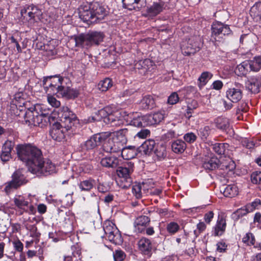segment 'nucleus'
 I'll use <instances>...</instances> for the list:
<instances>
[{"label": "nucleus", "instance_id": "obj_59", "mask_svg": "<svg viewBox=\"0 0 261 261\" xmlns=\"http://www.w3.org/2000/svg\"><path fill=\"white\" fill-rule=\"evenodd\" d=\"M141 188V185L140 184L133 186L132 188V192L138 199L142 197Z\"/></svg>", "mask_w": 261, "mask_h": 261}, {"label": "nucleus", "instance_id": "obj_24", "mask_svg": "<svg viewBox=\"0 0 261 261\" xmlns=\"http://www.w3.org/2000/svg\"><path fill=\"white\" fill-rule=\"evenodd\" d=\"M150 221V219L146 216L142 215L137 217L134 222L136 230L138 232H142L149 224Z\"/></svg>", "mask_w": 261, "mask_h": 261}, {"label": "nucleus", "instance_id": "obj_49", "mask_svg": "<svg viewBox=\"0 0 261 261\" xmlns=\"http://www.w3.org/2000/svg\"><path fill=\"white\" fill-rule=\"evenodd\" d=\"M112 86V80L109 78H106L99 83L98 84V88L103 92L107 91Z\"/></svg>", "mask_w": 261, "mask_h": 261}, {"label": "nucleus", "instance_id": "obj_53", "mask_svg": "<svg viewBox=\"0 0 261 261\" xmlns=\"http://www.w3.org/2000/svg\"><path fill=\"white\" fill-rule=\"evenodd\" d=\"M166 228L169 233L173 234L179 229V226L176 222H171L167 224Z\"/></svg>", "mask_w": 261, "mask_h": 261}, {"label": "nucleus", "instance_id": "obj_54", "mask_svg": "<svg viewBox=\"0 0 261 261\" xmlns=\"http://www.w3.org/2000/svg\"><path fill=\"white\" fill-rule=\"evenodd\" d=\"M126 257V254L121 250H116L113 252L114 261H123Z\"/></svg>", "mask_w": 261, "mask_h": 261}, {"label": "nucleus", "instance_id": "obj_32", "mask_svg": "<svg viewBox=\"0 0 261 261\" xmlns=\"http://www.w3.org/2000/svg\"><path fill=\"white\" fill-rule=\"evenodd\" d=\"M120 152H121V155L123 159L126 160L133 159L136 155L135 147L129 146L125 147L124 146V148Z\"/></svg>", "mask_w": 261, "mask_h": 261}, {"label": "nucleus", "instance_id": "obj_25", "mask_svg": "<svg viewBox=\"0 0 261 261\" xmlns=\"http://www.w3.org/2000/svg\"><path fill=\"white\" fill-rule=\"evenodd\" d=\"M145 0H122L123 7L129 10L139 11L143 7Z\"/></svg>", "mask_w": 261, "mask_h": 261}, {"label": "nucleus", "instance_id": "obj_62", "mask_svg": "<svg viewBox=\"0 0 261 261\" xmlns=\"http://www.w3.org/2000/svg\"><path fill=\"white\" fill-rule=\"evenodd\" d=\"M150 134L149 130L145 128L141 129L140 131L137 132L136 134L135 138L138 137L140 139H146Z\"/></svg>", "mask_w": 261, "mask_h": 261}, {"label": "nucleus", "instance_id": "obj_51", "mask_svg": "<svg viewBox=\"0 0 261 261\" xmlns=\"http://www.w3.org/2000/svg\"><path fill=\"white\" fill-rule=\"evenodd\" d=\"M111 109L109 107H106L103 109H101L99 110L96 114V115L98 118H100V121L103 119V121L105 120L106 118H107L109 114H110Z\"/></svg>", "mask_w": 261, "mask_h": 261}, {"label": "nucleus", "instance_id": "obj_34", "mask_svg": "<svg viewBox=\"0 0 261 261\" xmlns=\"http://www.w3.org/2000/svg\"><path fill=\"white\" fill-rule=\"evenodd\" d=\"M221 192H223L224 196L231 198L238 194V189L236 186L230 185L227 186L224 189H222Z\"/></svg>", "mask_w": 261, "mask_h": 261}, {"label": "nucleus", "instance_id": "obj_13", "mask_svg": "<svg viewBox=\"0 0 261 261\" xmlns=\"http://www.w3.org/2000/svg\"><path fill=\"white\" fill-rule=\"evenodd\" d=\"M242 85L240 83H236L235 87L229 88L226 92L227 98L232 102H238L242 98Z\"/></svg>", "mask_w": 261, "mask_h": 261}, {"label": "nucleus", "instance_id": "obj_63", "mask_svg": "<svg viewBox=\"0 0 261 261\" xmlns=\"http://www.w3.org/2000/svg\"><path fill=\"white\" fill-rule=\"evenodd\" d=\"M179 100V97L176 92H173L168 97V102L170 105H174Z\"/></svg>", "mask_w": 261, "mask_h": 261}, {"label": "nucleus", "instance_id": "obj_37", "mask_svg": "<svg viewBox=\"0 0 261 261\" xmlns=\"http://www.w3.org/2000/svg\"><path fill=\"white\" fill-rule=\"evenodd\" d=\"M249 71H250V70L247 61H245L238 65L234 70L235 73L239 76L245 75Z\"/></svg>", "mask_w": 261, "mask_h": 261}, {"label": "nucleus", "instance_id": "obj_57", "mask_svg": "<svg viewBox=\"0 0 261 261\" xmlns=\"http://www.w3.org/2000/svg\"><path fill=\"white\" fill-rule=\"evenodd\" d=\"M248 110L249 107L248 106L247 102L245 101H241L238 105V106L236 110V114L238 115L241 112L245 113L247 112L248 111Z\"/></svg>", "mask_w": 261, "mask_h": 261}, {"label": "nucleus", "instance_id": "obj_40", "mask_svg": "<svg viewBox=\"0 0 261 261\" xmlns=\"http://www.w3.org/2000/svg\"><path fill=\"white\" fill-rule=\"evenodd\" d=\"M94 182L92 179L85 180L80 182L79 187L81 191L89 192L93 188Z\"/></svg>", "mask_w": 261, "mask_h": 261}, {"label": "nucleus", "instance_id": "obj_41", "mask_svg": "<svg viewBox=\"0 0 261 261\" xmlns=\"http://www.w3.org/2000/svg\"><path fill=\"white\" fill-rule=\"evenodd\" d=\"M229 147V145L227 143H215L212 145L213 151L218 154H224Z\"/></svg>", "mask_w": 261, "mask_h": 261}, {"label": "nucleus", "instance_id": "obj_42", "mask_svg": "<svg viewBox=\"0 0 261 261\" xmlns=\"http://www.w3.org/2000/svg\"><path fill=\"white\" fill-rule=\"evenodd\" d=\"M250 14L253 18L259 17L261 18V2H256L251 8Z\"/></svg>", "mask_w": 261, "mask_h": 261}, {"label": "nucleus", "instance_id": "obj_20", "mask_svg": "<svg viewBox=\"0 0 261 261\" xmlns=\"http://www.w3.org/2000/svg\"><path fill=\"white\" fill-rule=\"evenodd\" d=\"M134 163L129 162L125 163L123 166L120 165L117 167L116 173L120 177L127 179L129 177L130 174L133 172Z\"/></svg>", "mask_w": 261, "mask_h": 261}, {"label": "nucleus", "instance_id": "obj_33", "mask_svg": "<svg viewBox=\"0 0 261 261\" xmlns=\"http://www.w3.org/2000/svg\"><path fill=\"white\" fill-rule=\"evenodd\" d=\"M36 114L39 117L40 123H42V121H44L45 122L49 123V124L51 125L55 120V117L51 116L49 112H46L45 110L44 111H41L40 113L36 111Z\"/></svg>", "mask_w": 261, "mask_h": 261}, {"label": "nucleus", "instance_id": "obj_36", "mask_svg": "<svg viewBox=\"0 0 261 261\" xmlns=\"http://www.w3.org/2000/svg\"><path fill=\"white\" fill-rule=\"evenodd\" d=\"M198 107V103L196 100L189 99L187 102V108L186 110V113H185V116L190 119L192 116V114L194 113V111Z\"/></svg>", "mask_w": 261, "mask_h": 261}, {"label": "nucleus", "instance_id": "obj_46", "mask_svg": "<svg viewBox=\"0 0 261 261\" xmlns=\"http://www.w3.org/2000/svg\"><path fill=\"white\" fill-rule=\"evenodd\" d=\"M219 168L222 170H226L228 171H232L236 168V164L234 161L229 160L223 163L220 162Z\"/></svg>", "mask_w": 261, "mask_h": 261}, {"label": "nucleus", "instance_id": "obj_17", "mask_svg": "<svg viewBox=\"0 0 261 261\" xmlns=\"http://www.w3.org/2000/svg\"><path fill=\"white\" fill-rule=\"evenodd\" d=\"M245 86L249 91L252 93H257L261 89V77L253 76L245 83Z\"/></svg>", "mask_w": 261, "mask_h": 261}, {"label": "nucleus", "instance_id": "obj_64", "mask_svg": "<svg viewBox=\"0 0 261 261\" xmlns=\"http://www.w3.org/2000/svg\"><path fill=\"white\" fill-rule=\"evenodd\" d=\"M13 245L15 250L18 252H22L23 248V244L19 240L13 242Z\"/></svg>", "mask_w": 261, "mask_h": 261}, {"label": "nucleus", "instance_id": "obj_45", "mask_svg": "<svg viewBox=\"0 0 261 261\" xmlns=\"http://www.w3.org/2000/svg\"><path fill=\"white\" fill-rule=\"evenodd\" d=\"M242 241L248 246L253 245L254 247H257V245L255 244L254 236L252 233H247L243 238Z\"/></svg>", "mask_w": 261, "mask_h": 261}, {"label": "nucleus", "instance_id": "obj_44", "mask_svg": "<svg viewBox=\"0 0 261 261\" xmlns=\"http://www.w3.org/2000/svg\"><path fill=\"white\" fill-rule=\"evenodd\" d=\"M55 87V90H53L52 92L53 94H56L57 95V96H62L63 97H65L66 96V93L68 90V87H65L62 86L61 85H58L56 84L54 85Z\"/></svg>", "mask_w": 261, "mask_h": 261}, {"label": "nucleus", "instance_id": "obj_28", "mask_svg": "<svg viewBox=\"0 0 261 261\" xmlns=\"http://www.w3.org/2000/svg\"><path fill=\"white\" fill-rule=\"evenodd\" d=\"M172 150L175 153L181 154L183 153L187 148L186 142L180 139H177L171 142Z\"/></svg>", "mask_w": 261, "mask_h": 261}, {"label": "nucleus", "instance_id": "obj_29", "mask_svg": "<svg viewBox=\"0 0 261 261\" xmlns=\"http://www.w3.org/2000/svg\"><path fill=\"white\" fill-rule=\"evenodd\" d=\"M226 223L223 218H219L214 228L213 234L215 236H222L225 231Z\"/></svg>", "mask_w": 261, "mask_h": 261}, {"label": "nucleus", "instance_id": "obj_11", "mask_svg": "<svg viewBox=\"0 0 261 261\" xmlns=\"http://www.w3.org/2000/svg\"><path fill=\"white\" fill-rule=\"evenodd\" d=\"M202 168L207 171L215 170L219 168L220 160L212 152H206L201 159Z\"/></svg>", "mask_w": 261, "mask_h": 261}, {"label": "nucleus", "instance_id": "obj_6", "mask_svg": "<svg viewBox=\"0 0 261 261\" xmlns=\"http://www.w3.org/2000/svg\"><path fill=\"white\" fill-rule=\"evenodd\" d=\"M211 30V37L216 41L221 42L224 39L225 36H228L232 34V31L230 30L229 25L219 21L213 23Z\"/></svg>", "mask_w": 261, "mask_h": 261}, {"label": "nucleus", "instance_id": "obj_26", "mask_svg": "<svg viewBox=\"0 0 261 261\" xmlns=\"http://www.w3.org/2000/svg\"><path fill=\"white\" fill-rule=\"evenodd\" d=\"M164 117L160 112L155 113L153 114L145 115V121H146L147 125H153L161 122Z\"/></svg>", "mask_w": 261, "mask_h": 261}, {"label": "nucleus", "instance_id": "obj_50", "mask_svg": "<svg viewBox=\"0 0 261 261\" xmlns=\"http://www.w3.org/2000/svg\"><path fill=\"white\" fill-rule=\"evenodd\" d=\"M149 66H152V62L148 59H146L143 61H140L136 64V67L138 69H143L144 71H147L149 68Z\"/></svg>", "mask_w": 261, "mask_h": 261}, {"label": "nucleus", "instance_id": "obj_31", "mask_svg": "<svg viewBox=\"0 0 261 261\" xmlns=\"http://www.w3.org/2000/svg\"><path fill=\"white\" fill-rule=\"evenodd\" d=\"M215 123L217 128L227 132L229 128V122L227 118L219 117L215 120Z\"/></svg>", "mask_w": 261, "mask_h": 261}, {"label": "nucleus", "instance_id": "obj_52", "mask_svg": "<svg viewBox=\"0 0 261 261\" xmlns=\"http://www.w3.org/2000/svg\"><path fill=\"white\" fill-rule=\"evenodd\" d=\"M155 145V141L153 140H149L143 144V147L145 148L146 153H150L154 149Z\"/></svg>", "mask_w": 261, "mask_h": 261}, {"label": "nucleus", "instance_id": "obj_9", "mask_svg": "<svg viewBox=\"0 0 261 261\" xmlns=\"http://www.w3.org/2000/svg\"><path fill=\"white\" fill-rule=\"evenodd\" d=\"M20 14L24 19L32 23L41 19L42 12L38 7L31 5H28L21 9Z\"/></svg>", "mask_w": 261, "mask_h": 261}, {"label": "nucleus", "instance_id": "obj_4", "mask_svg": "<svg viewBox=\"0 0 261 261\" xmlns=\"http://www.w3.org/2000/svg\"><path fill=\"white\" fill-rule=\"evenodd\" d=\"M127 128L122 129L118 132L116 136L109 139L106 142H104L102 148L105 151L109 153H118L124 148V145L126 142L125 137L128 133Z\"/></svg>", "mask_w": 261, "mask_h": 261}, {"label": "nucleus", "instance_id": "obj_22", "mask_svg": "<svg viewBox=\"0 0 261 261\" xmlns=\"http://www.w3.org/2000/svg\"><path fill=\"white\" fill-rule=\"evenodd\" d=\"M139 249L144 255L150 256L152 254V245L150 240L142 238L138 242Z\"/></svg>", "mask_w": 261, "mask_h": 261}, {"label": "nucleus", "instance_id": "obj_43", "mask_svg": "<svg viewBox=\"0 0 261 261\" xmlns=\"http://www.w3.org/2000/svg\"><path fill=\"white\" fill-rule=\"evenodd\" d=\"M18 106L17 103L14 102V101H12L9 105L8 108L9 112L12 115L14 116H20L21 113L23 112V110L22 109H20L18 108Z\"/></svg>", "mask_w": 261, "mask_h": 261}, {"label": "nucleus", "instance_id": "obj_15", "mask_svg": "<svg viewBox=\"0 0 261 261\" xmlns=\"http://www.w3.org/2000/svg\"><path fill=\"white\" fill-rule=\"evenodd\" d=\"M164 6V4L163 2H154L152 5L146 7V10L142 15L145 17L152 18L163 11Z\"/></svg>", "mask_w": 261, "mask_h": 261}, {"label": "nucleus", "instance_id": "obj_60", "mask_svg": "<svg viewBox=\"0 0 261 261\" xmlns=\"http://www.w3.org/2000/svg\"><path fill=\"white\" fill-rule=\"evenodd\" d=\"M79 94V91L75 89H71L69 87L66 93L65 98L67 99H73L77 97Z\"/></svg>", "mask_w": 261, "mask_h": 261}, {"label": "nucleus", "instance_id": "obj_7", "mask_svg": "<svg viewBox=\"0 0 261 261\" xmlns=\"http://www.w3.org/2000/svg\"><path fill=\"white\" fill-rule=\"evenodd\" d=\"M202 44L199 36H192L188 40L183 41L181 44V49L185 56H190L198 51Z\"/></svg>", "mask_w": 261, "mask_h": 261}, {"label": "nucleus", "instance_id": "obj_27", "mask_svg": "<svg viewBox=\"0 0 261 261\" xmlns=\"http://www.w3.org/2000/svg\"><path fill=\"white\" fill-rule=\"evenodd\" d=\"M140 106L143 110H152L156 107L155 100L152 96L147 95L143 97L141 102Z\"/></svg>", "mask_w": 261, "mask_h": 261}, {"label": "nucleus", "instance_id": "obj_38", "mask_svg": "<svg viewBox=\"0 0 261 261\" xmlns=\"http://www.w3.org/2000/svg\"><path fill=\"white\" fill-rule=\"evenodd\" d=\"M154 153L159 161L164 160L167 156L166 146L163 145H158L154 151Z\"/></svg>", "mask_w": 261, "mask_h": 261}, {"label": "nucleus", "instance_id": "obj_3", "mask_svg": "<svg viewBox=\"0 0 261 261\" xmlns=\"http://www.w3.org/2000/svg\"><path fill=\"white\" fill-rule=\"evenodd\" d=\"M105 36L102 32L91 31L75 36L74 39L76 46L88 49L93 45H99L103 41Z\"/></svg>", "mask_w": 261, "mask_h": 261}, {"label": "nucleus", "instance_id": "obj_39", "mask_svg": "<svg viewBox=\"0 0 261 261\" xmlns=\"http://www.w3.org/2000/svg\"><path fill=\"white\" fill-rule=\"evenodd\" d=\"M212 76L213 74L212 73L208 71L203 72L198 79L199 87L201 88L205 86Z\"/></svg>", "mask_w": 261, "mask_h": 261}, {"label": "nucleus", "instance_id": "obj_48", "mask_svg": "<svg viewBox=\"0 0 261 261\" xmlns=\"http://www.w3.org/2000/svg\"><path fill=\"white\" fill-rule=\"evenodd\" d=\"M97 139L100 144L106 142L109 139H112V134L110 132H102L99 134H95Z\"/></svg>", "mask_w": 261, "mask_h": 261}, {"label": "nucleus", "instance_id": "obj_18", "mask_svg": "<svg viewBox=\"0 0 261 261\" xmlns=\"http://www.w3.org/2000/svg\"><path fill=\"white\" fill-rule=\"evenodd\" d=\"M79 16L80 18L88 24L95 23L96 22L95 19L93 18L92 8L88 9L87 7L81 8L79 9Z\"/></svg>", "mask_w": 261, "mask_h": 261}, {"label": "nucleus", "instance_id": "obj_35", "mask_svg": "<svg viewBox=\"0 0 261 261\" xmlns=\"http://www.w3.org/2000/svg\"><path fill=\"white\" fill-rule=\"evenodd\" d=\"M250 71L257 72L261 69V57H255L251 60H247Z\"/></svg>", "mask_w": 261, "mask_h": 261}, {"label": "nucleus", "instance_id": "obj_55", "mask_svg": "<svg viewBox=\"0 0 261 261\" xmlns=\"http://www.w3.org/2000/svg\"><path fill=\"white\" fill-rule=\"evenodd\" d=\"M211 128L208 126L201 128L199 130V135L202 140L206 139L211 133Z\"/></svg>", "mask_w": 261, "mask_h": 261}, {"label": "nucleus", "instance_id": "obj_1", "mask_svg": "<svg viewBox=\"0 0 261 261\" xmlns=\"http://www.w3.org/2000/svg\"><path fill=\"white\" fill-rule=\"evenodd\" d=\"M58 115L61 122H56L53 123L49 130V135L53 139L60 142L64 138L66 131L79 124V120L67 107H63Z\"/></svg>", "mask_w": 261, "mask_h": 261}, {"label": "nucleus", "instance_id": "obj_19", "mask_svg": "<svg viewBox=\"0 0 261 261\" xmlns=\"http://www.w3.org/2000/svg\"><path fill=\"white\" fill-rule=\"evenodd\" d=\"M92 10L93 15V18L95 19V23H98L102 20L107 15L106 9L97 3L92 5Z\"/></svg>", "mask_w": 261, "mask_h": 261}, {"label": "nucleus", "instance_id": "obj_12", "mask_svg": "<svg viewBox=\"0 0 261 261\" xmlns=\"http://www.w3.org/2000/svg\"><path fill=\"white\" fill-rule=\"evenodd\" d=\"M56 172V166L50 160L44 161L43 159L40 165H37V169L35 168L31 173L38 176H47Z\"/></svg>", "mask_w": 261, "mask_h": 261}, {"label": "nucleus", "instance_id": "obj_23", "mask_svg": "<svg viewBox=\"0 0 261 261\" xmlns=\"http://www.w3.org/2000/svg\"><path fill=\"white\" fill-rule=\"evenodd\" d=\"M100 164L103 167L115 169L120 165L121 161L114 156H106L101 160Z\"/></svg>", "mask_w": 261, "mask_h": 261}, {"label": "nucleus", "instance_id": "obj_5", "mask_svg": "<svg viewBox=\"0 0 261 261\" xmlns=\"http://www.w3.org/2000/svg\"><path fill=\"white\" fill-rule=\"evenodd\" d=\"M29 182L27 176L23 174L21 169L16 170L11 175V179L5 184L4 191L7 195H9L14 191L17 190L21 187Z\"/></svg>", "mask_w": 261, "mask_h": 261}, {"label": "nucleus", "instance_id": "obj_8", "mask_svg": "<svg viewBox=\"0 0 261 261\" xmlns=\"http://www.w3.org/2000/svg\"><path fill=\"white\" fill-rule=\"evenodd\" d=\"M13 202L18 208V212L19 215H22L24 213L30 215H35L36 213L35 207L21 195H16L13 199Z\"/></svg>", "mask_w": 261, "mask_h": 261}, {"label": "nucleus", "instance_id": "obj_58", "mask_svg": "<svg viewBox=\"0 0 261 261\" xmlns=\"http://www.w3.org/2000/svg\"><path fill=\"white\" fill-rule=\"evenodd\" d=\"M240 143L243 146L247 149L253 148L255 146V143L253 141H250L246 138L241 139Z\"/></svg>", "mask_w": 261, "mask_h": 261}, {"label": "nucleus", "instance_id": "obj_10", "mask_svg": "<svg viewBox=\"0 0 261 261\" xmlns=\"http://www.w3.org/2000/svg\"><path fill=\"white\" fill-rule=\"evenodd\" d=\"M106 237L111 242L115 244H119L122 242V239L119 230L113 223L109 222L103 226Z\"/></svg>", "mask_w": 261, "mask_h": 261}, {"label": "nucleus", "instance_id": "obj_30", "mask_svg": "<svg viewBox=\"0 0 261 261\" xmlns=\"http://www.w3.org/2000/svg\"><path fill=\"white\" fill-rule=\"evenodd\" d=\"M130 124L138 128L147 126L146 121H145V115L140 116L138 113H135V115L130 121Z\"/></svg>", "mask_w": 261, "mask_h": 261}, {"label": "nucleus", "instance_id": "obj_56", "mask_svg": "<svg viewBox=\"0 0 261 261\" xmlns=\"http://www.w3.org/2000/svg\"><path fill=\"white\" fill-rule=\"evenodd\" d=\"M251 180L254 184H261V172L254 171L251 175Z\"/></svg>", "mask_w": 261, "mask_h": 261}, {"label": "nucleus", "instance_id": "obj_21", "mask_svg": "<svg viewBox=\"0 0 261 261\" xmlns=\"http://www.w3.org/2000/svg\"><path fill=\"white\" fill-rule=\"evenodd\" d=\"M13 145L11 141H7L2 147V152L0 154L1 161L3 163L8 162L11 158V152Z\"/></svg>", "mask_w": 261, "mask_h": 261}, {"label": "nucleus", "instance_id": "obj_16", "mask_svg": "<svg viewBox=\"0 0 261 261\" xmlns=\"http://www.w3.org/2000/svg\"><path fill=\"white\" fill-rule=\"evenodd\" d=\"M63 79L58 76H48L43 79V86L46 92H49L50 94H53V90H55L54 85L56 84L58 85L62 84Z\"/></svg>", "mask_w": 261, "mask_h": 261}, {"label": "nucleus", "instance_id": "obj_2", "mask_svg": "<svg viewBox=\"0 0 261 261\" xmlns=\"http://www.w3.org/2000/svg\"><path fill=\"white\" fill-rule=\"evenodd\" d=\"M18 158L25 164L29 171L32 172L37 169L43 159L41 150L35 145L29 143L19 144L16 147Z\"/></svg>", "mask_w": 261, "mask_h": 261}, {"label": "nucleus", "instance_id": "obj_14", "mask_svg": "<svg viewBox=\"0 0 261 261\" xmlns=\"http://www.w3.org/2000/svg\"><path fill=\"white\" fill-rule=\"evenodd\" d=\"M36 111H37L36 108H28L25 111H23L25 112L24 114H21L24 117L25 123L29 126H35L40 123L38 116H37V114L35 115Z\"/></svg>", "mask_w": 261, "mask_h": 261}, {"label": "nucleus", "instance_id": "obj_47", "mask_svg": "<svg viewBox=\"0 0 261 261\" xmlns=\"http://www.w3.org/2000/svg\"><path fill=\"white\" fill-rule=\"evenodd\" d=\"M95 135L91 137L89 139L85 142V146L87 149H92L99 145Z\"/></svg>", "mask_w": 261, "mask_h": 261}, {"label": "nucleus", "instance_id": "obj_61", "mask_svg": "<svg viewBox=\"0 0 261 261\" xmlns=\"http://www.w3.org/2000/svg\"><path fill=\"white\" fill-rule=\"evenodd\" d=\"M184 139L187 143H192L196 141L197 136L193 133H188L184 135Z\"/></svg>", "mask_w": 261, "mask_h": 261}]
</instances>
